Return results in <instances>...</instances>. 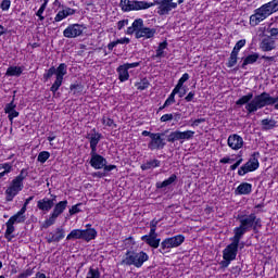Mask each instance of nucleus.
Listing matches in <instances>:
<instances>
[{
  "label": "nucleus",
  "mask_w": 278,
  "mask_h": 278,
  "mask_svg": "<svg viewBox=\"0 0 278 278\" xmlns=\"http://www.w3.org/2000/svg\"><path fill=\"white\" fill-rule=\"evenodd\" d=\"M176 89H173L172 93L168 96V98L166 99L165 103H164V108H168L170 105H173V103H175V94H177Z\"/></svg>",
  "instance_id": "obj_39"
},
{
  "label": "nucleus",
  "mask_w": 278,
  "mask_h": 278,
  "mask_svg": "<svg viewBox=\"0 0 278 278\" xmlns=\"http://www.w3.org/2000/svg\"><path fill=\"white\" fill-rule=\"evenodd\" d=\"M267 34H269L270 37L278 36V28H268Z\"/></svg>",
  "instance_id": "obj_61"
},
{
  "label": "nucleus",
  "mask_w": 278,
  "mask_h": 278,
  "mask_svg": "<svg viewBox=\"0 0 278 278\" xmlns=\"http://www.w3.org/2000/svg\"><path fill=\"white\" fill-rule=\"evenodd\" d=\"M4 114H8L10 123H14V118H18V112L16 110V104L14 103V100L5 104Z\"/></svg>",
  "instance_id": "obj_19"
},
{
  "label": "nucleus",
  "mask_w": 278,
  "mask_h": 278,
  "mask_svg": "<svg viewBox=\"0 0 278 278\" xmlns=\"http://www.w3.org/2000/svg\"><path fill=\"white\" fill-rule=\"evenodd\" d=\"M7 77H21L23 75V67L10 66L5 73Z\"/></svg>",
  "instance_id": "obj_29"
},
{
  "label": "nucleus",
  "mask_w": 278,
  "mask_h": 278,
  "mask_svg": "<svg viewBox=\"0 0 278 278\" xmlns=\"http://www.w3.org/2000/svg\"><path fill=\"white\" fill-rule=\"evenodd\" d=\"M126 34L128 36H131L135 34L136 38H153L155 36V29L154 28H149L144 27V21L142 18H137L134 21L132 25L129 26L126 30Z\"/></svg>",
  "instance_id": "obj_5"
},
{
  "label": "nucleus",
  "mask_w": 278,
  "mask_h": 278,
  "mask_svg": "<svg viewBox=\"0 0 278 278\" xmlns=\"http://www.w3.org/2000/svg\"><path fill=\"white\" fill-rule=\"evenodd\" d=\"M194 138L193 130H186V131H173L167 137V142H177V140H192Z\"/></svg>",
  "instance_id": "obj_13"
},
{
  "label": "nucleus",
  "mask_w": 278,
  "mask_h": 278,
  "mask_svg": "<svg viewBox=\"0 0 278 278\" xmlns=\"http://www.w3.org/2000/svg\"><path fill=\"white\" fill-rule=\"evenodd\" d=\"M102 135L97 131V128L91 129L89 134H87V140H89L91 151H97V146L101 142Z\"/></svg>",
  "instance_id": "obj_18"
},
{
  "label": "nucleus",
  "mask_w": 278,
  "mask_h": 278,
  "mask_svg": "<svg viewBox=\"0 0 278 278\" xmlns=\"http://www.w3.org/2000/svg\"><path fill=\"white\" fill-rule=\"evenodd\" d=\"M253 186L249 182H242L236 189V194H251Z\"/></svg>",
  "instance_id": "obj_22"
},
{
  "label": "nucleus",
  "mask_w": 278,
  "mask_h": 278,
  "mask_svg": "<svg viewBox=\"0 0 278 278\" xmlns=\"http://www.w3.org/2000/svg\"><path fill=\"white\" fill-rule=\"evenodd\" d=\"M81 205V203H78L76 205H73L71 208H70V215L71 216H75V214H79V212H81V208H79V206Z\"/></svg>",
  "instance_id": "obj_47"
},
{
  "label": "nucleus",
  "mask_w": 278,
  "mask_h": 278,
  "mask_svg": "<svg viewBox=\"0 0 278 278\" xmlns=\"http://www.w3.org/2000/svg\"><path fill=\"white\" fill-rule=\"evenodd\" d=\"M150 3L159 5L157 14L160 16H166V14H170L172 10H177V2H173V0H155Z\"/></svg>",
  "instance_id": "obj_11"
},
{
  "label": "nucleus",
  "mask_w": 278,
  "mask_h": 278,
  "mask_svg": "<svg viewBox=\"0 0 278 278\" xmlns=\"http://www.w3.org/2000/svg\"><path fill=\"white\" fill-rule=\"evenodd\" d=\"M227 144L233 151H239L244 147V139L240 135L233 134L228 137Z\"/></svg>",
  "instance_id": "obj_16"
},
{
  "label": "nucleus",
  "mask_w": 278,
  "mask_h": 278,
  "mask_svg": "<svg viewBox=\"0 0 278 278\" xmlns=\"http://www.w3.org/2000/svg\"><path fill=\"white\" fill-rule=\"evenodd\" d=\"M262 51H273L275 49V40L271 37H266L261 42Z\"/></svg>",
  "instance_id": "obj_26"
},
{
  "label": "nucleus",
  "mask_w": 278,
  "mask_h": 278,
  "mask_svg": "<svg viewBox=\"0 0 278 278\" xmlns=\"http://www.w3.org/2000/svg\"><path fill=\"white\" fill-rule=\"evenodd\" d=\"M68 73V65L66 63H61L56 68L55 66H51L49 70H47L43 74V80L47 81L48 79H51L53 75H55V80L50 87V92L55 94L60 90V87L64 83V76Z\"/></svg>",
  "instance_id": "obj_2"
},
{
  "label": "nucleus",
  "mask_w": 278,
  "mask_h": 278,
  "mask_svg": "<svg viewBox=\"0 0 278 278\" xmlns=\"http://www.w3.org/2000/svg\"><path fill=\"white\" fill-rule=\"evenodd\" d=\"M10 5H12V1H10V0H2V2L0 4V8L4 12H8V10H10Z\"/></svg>",
  "instance_id": "obj_48"
},
{
  "label": "nucleus",
  "mask_w": 278,
  "mask_h": 278,
  "mask_svg": "<svg viewBox=\"0 0 278 278\" xmlns=\"http://www.w3.org/2000/svg\"><path fill=\"white\" fill-rule=\"evenodd\" d=\"M129 25V20H122L117 23V29H123V27Z\"/></svg>",
  "instance_id": "obj_54"
},
{
  "label": "nucleus",
  "mask_w": 278,
  "mask_h": 278,
  "mask_svg": "<svg viewBox=\"0 0 278 278\" xmlns=\"http://www.w3.org/2000/svg\"><path fill=\"white\" fill-rule=\"evenodd\" d=\"M27 169H22L20 175L16 176L12 181L11 185L13 188L22 191L24 186H23V181H25V179L27 178Z\"/></svg>",
  "instance_id": "obj_20"
},
{
  "label": "nucleus",
  "mask_w": 278,
  "mask_h": 278,
  "mask_svg": "<svg viewBox=\"0 0 278 278\" xmlns=\"http://www.w3.org/2000/svg\"><path fill=\"white\" fill-rule=\"evenodd\" d=\"M102 125H104L105 127H112L113 129H116L117 127L116 123H114V119L110 117L102 118Z\"/></svg>",
  "instance_id": "obj_40"
},
{
  "label": "nucleus",
  "mask_w": 278,
  "mask_h": 278,
  "mask_svg": "<svg viewBox=\"0 0 278 278\" xmlns=\"http://www.w3.org/2000/svg\"><path fill=\"white\" fill-rule=\"evenodd\" d=\"M55 220H58V216L52 213L50 217L45 222L43 227L48 229V227H51V225H55Z\"/></svg>",
  "instance_id": "obj_41"
},
{
  "label": "nucleus",
  "mask_w": 278,
  "mask_h": 278,
  "mask_svg": "<svg viewBox=\"0 0 278 278\" xmlns=\"http://www.w3.org/2000/svg\"><path fill=\"white\" fill-rule=\"evenodd\" d=\"M174 116L173 114H164L160 121L161 123H168V121H173Z\"/></svg>",
  "instance_id": "obj_52"
},
{
  "label": "nucleus",
  "mask_w": 278,
  "mask_h": 278,
  "mask_svg": "<svg viewBox=\"0 0 278 278\" xmlns=\"http://www.w3.org/2000/svg\"><path fill=\"white\" fill-rule=\"evenodd\" d=\"M68 206V201H61L59 203L55 204L53 211H52V214L54 216H60L62 214H64V210H66V207Z\"/></svg>",
  "instance_id": "obj_28"
},
{
  "label": "nucleus",
  "mask_w": 278,
  "mask_h": 278,
  "mask_svg": "<svg viewBox=\"0 0 278 278\" xmlns=\"http://www.w3.org/2000/svg\"><path fill=\"white\" fill-rule=\"evenodd\" d=\"M65 237V231L64 228L59 227L55 229V231L53 232H48L46 240L48 244H51L52 242H60V240H64Z\"/></svg>",
  "instance_id": "obj_17"
},
{
  "label": "nucleus",
  "mask_w": 278,
  "mask_h": 278,
  "mask_svg": "<svg viewBox=\"0 0 278 278\" xmlns=\"http://www.w3.org/2000/svg\"><path fill=\"white\" fill-rule=\"evenodd\" d=\"M162 162L157 159L147 161L141 165V170H151V168H160Z\"/></svg>",
  "instance_id": "obj_25"
},
{
  "label": "nucleus",
  "mask_w": 278,
  "mask_h": 278,
  "mask_svg": "<svg viewBox=\"0 0 278 278\" xmlns=\"http://www.w3.org/2000/svg\"><path fill=\"white\" fill-rule=\"evenodd\" d=\"M65 17L67 16H73V14H75V9H71V8H66L63 10Z\"/></svg>",
  "instance_id": "obj_56"
},
{
  "label": "nucleus",
  "mask_w": 278,
  "mask_h": 278,
  "mask_svg": "<svg viewBox=\"0 0 278 278\" xmlns=\"http://www.w3.org/2000/svg\"><path fill=\"white\" fill-rule=\"evenodd\" d=\"M118 42L115 40V41H112L108 45V49L109 51H114V47H117Z\"/></svg>",
  "instance_id": "obj_64"
},
{
  "label": "nucleus",
  "mask_w": 278,
  "mask_h": 278,
  "mask_svg": "<svg viewBox=\"0 0 278 278\" xmlns=\"http://www.w3.org/2000/svg\"><path fill=\"white\" fill-rule=\"evenodd\" d=\"M144 262H149V254L144 251L136 252L128 250L125 258L122 261L124 266H135V268H142Z\"/></svg>",
  "instance_id": "obj_6"
},
{
  "label": "nucleus",
  "mask_w": 278,
  "mask_h": 278,
  "mask_svg": "<svg viewBox=\"0 0 278 278\" xmlns=\"http://www.w3.org/2000/svg\"><path fill=\"white\" fill-rule=\"evenodd\" d=\"M261 125H263V129L269 130L277 127V122L275 119H262Z\"/></svg>",
  "instance_id": "obj_35"
},
{
  "label": "nucleus",
  "mask_w": 278,
  "mask_h": 278,
  "mask_svg": "<svg viewBox=\"0 0 278 278\" xmlns=\"http://www.w3.org/2000/svg\"><path fill=\"white\" fill-rule=\"evenodd\" d=\"M188 92V89L186 86H184L182 89L179 90L176 94H178L179 99H182V97H186V93Z\"/></svg>",
  "instance_id": "obj_60"
},
{
  "label": "nucleus",
  "mask_w": 278,
  "mask_h": 278,
  "mask_svg": "<svg viewBox=\"0 0 278 278\" xmlns=\"http://www.w3.org/2000/svg\"><path fill=\"white\" fill-rule=\"evenodd\" d=\"M45 10H47V3H42L36 13V15L39 17V21H45V16H42V14H45Z\"/></svg>",
  "instance_id": "obj_46"
},
{
  "label": "nucleus",
  "mask_w": 278,
  "mask_h": 278,
  "mask_svg": "<svg viewBox=\"0 0 278 278\" xmlns=\"http://www.w3.org/2000/svg\"><path fill=\"white\" fill-rule=\"evenodd\" d=\"M117 74L119 81H127L129 79V70L124 65L117 67Z\"/></svg>",
  "instance_id": "obj_30"
},
{
  "label": "nucleus",
  "mask_w": 278,
  "mask_h": 278,
  "mask_svg": "<svg viewBox=\"0 0 278 278\" xmlns=\"http://www.w3.org/2000/svg\"><path fill=\"white\" fill-rule=\"evenodd\" d=\"M177 181V175L173 174L169 178L165 179L162 182H156V188L161 190L162 188H168V186H172V184H175Z\"/></svg>",
  "instance_id": "obj_31"
},
{
  "label": "nucleus",
  "mask_w": 278,
  "mask_h": 278,
  "mask_svg": "<svg viewBox=\"0 0 278 278\" xmlns=\"http://www.w3.org/2000/svg\"><path fill=\"white\" fill-rule=\"evenodd\" d=\"M168 47L167 41H163L159 45V48L156 49L155 58H164V49Z\"/></svg>",
  "instance_id": "obj_37"
},
{
  "label": "nucleus",
  "mask_w": 278,
  "mask_h": 278,
  "mask_svg": "<svg viewBox=\"0 0 278 278\" xmlns=\"http://www.w3.org/2000/svg\"><path fill=\"white\" fill-rule=\"evenodd\" d=\"M37 207L41 212H51L53 208V200L49 198H43L37 202Z\"/></svg>",
  "instance_id": "obj_21"
},
{
  "label": "nucleus",
  "mask_w": 278,
  "mask_h": 278,
  "mask_svg": "<svg viewBox=\"0 0 278 278\" xmlns=\"http://www.w3.org/2000/svg\"><path fill=\"white\" fill-rule=\"evenodd\" d=\"M244 45H247V39H241V40H239V41L235 45V47H233V49H232V52H237V54L240 53V49H242V47H244Z\"/></svg>",
  "instance_id": "obj_44"
},
{
  "label": "nucleus",
  "mask_w": 278,
  "mask_h": 278,
  "mask_svg": "<svg viewBox=\"0 0 278 278\" xmlns=\"http://www.w3.org/2000/svg\"><path fill=\"white\" fill-rule=\"evenodd\" d=\"M236 64H238V53L231 51L230 56L228 59L227 66H228V68H233V66H236Z\"/></svg>",
  "instance_id": "obj_36"
},
{
  "label": "nucleus",
  "mask_w": 278,
  "mask_h": 278,
  "mask_svg": "<svg viewBox=\"0 0 278 278\" xmlns=\"http://www.w3.org/2000/svg\"><path fill=\"white\" fill-rule=\"evenodd\" d=\"M49 157H51V153H49L48 151H42L38 154L37 162H40V164H45V162H47Z\"/></svg>",
  "instance_id": "obj_38"
},
{
  "label": "nucleus",
  "mask_w": 278,
  "mask_h": 278,
  "mask_svg": "<svg viewBox=\"0 0 278 278\" xmlns=\"http://www.w3.org/2000/svg\"><path fill=\"white\" fill-rule=\"evenodd\" d=\"M91 159L89 161V164L92 168L96 170H101L105 164H108V160L103 157L101 154L97 153V151L90 152Z\"/></svg>",
  "instance_id": "obj_14"
},
{
  "label": "nucleus",
  "mask_w": 278,
  "mask_h": 278,
  "mask_svg": "<svg viewBox=\"0 0 278 278\" xmlns=\"http://www.w3.org/2000/svg\"><path fill=\"white\" fill-rule=\"evenodd\" d=\"M201 123H205V118H198V119H194V121L191 123V127H199V125H201Z\"/></svg>",
  "instance_id": "obj_57"
},
{
  "label": "nucleus",
  "mask_w": 278,
  "mask_h": 278,
  "mask_svg": "<svg viewBox=\"0 0 278 278\" xmlns=\"http://www.w3.org/2000/svg\"><path fill=\"white\" fill-rule=\"evenodd\" d=\"M70 90H71V92H73V94H79V92H81L84 90V87H81V85H79V84L71 85Z\"/></svg>",
  "instance_id": "obj_45"
},
{
  "label": "nucleus",
  "mask_w": 278,
  "mask_h": 278,
  "mask_svg": "<svg viewBox=\"0 0 278 278\" xmlns=\"http://www.w3.org/2000/svg\"><path fill=\"white\" fill-rule=\"evenodd\" d=\"M18 192H21V190L16 189L12 185H10L8 187V189L5 190L7 201H14V197H16V194H18Z\"/></svg>",
  "instance_id": "obj_32"
},
{
  "label": "nucleus",
  "mask_w": 278,
  "mask_h": 278,
  "mask_svg": "<svg viewBox=\"0 0 278 278\" xmlns=\"http://www.w3.org/2000/svg\"><path fill=\"white\" fill-rule=\"evenodd\" d=\"M260 157L258 152H254L250 160L239 168L238 175L240 177H244L247 173H253V170H257L260 168V161L257 160Z\"/></svg>",
  "instance_id": "obj_9"
},
{
  "label": "nucleus",
  "mask_w": 278,
  "mask_h": 278,
  "mask_svg": "<svg viewBox=\"0 0 278 278\" xmlns=\"http://www.w3.org/2000/svg\"><path fill=\"white\" fill-rule=\"evenodd\" d=\"M102 168H103L105 175H108V173L116 169V165H108V164H105Z\"/></svg>",
  "instance_id": "obj_53"
},
{
  "label": "nucleus",
  "mask_w": 278,
  "mask_h": 278,
  "mask_svg": "<svg viewBox=\"0 0 278 278\" xmlns=\"http://www.w3.org/2000/svg\"><path fill=\"white\" fill-rule=\"evenodd\" d=\"M278 12V0H273L263 4L261 8L254 10V14L250 16V25L251 27H257L262 21H266L270 14H275Z\"/></svg>",
  "instance_id": "obj_3"
},
{
  "label": "nucleus",
  "mask_w": 278,
  "mask_h": 278,
  "mask_svg": "<svg viewBox=\"0 0 278 278\" xmlns=\"http://www.w3.org/2000/svg\"><path fill=\"white\" fill-rule=\"evenodd\" d=\"M240 238L233 237L230 238L231 243L226 247V249L223 251V257L224 260H230L233 262L238 255V247H240Z\"/></svg>",
  "instance_id": "obj_10"
},
{
  "label": "nucleus",
  "mask_w": 278,
  "mask_h": 278,
  "mask_svg": "<svg viewBox=\"0 0 278 278\" xmlns=\"http://www.w3.org/2000/svg\"><path fill=\"white\" fill-rule=\"evenodd\" d=\"M141 240L152 249H157L161 242V239H159L157 237H147V235L142 236Z\"/></svg>",
  "instance_id": "obj_23"
},
{
  "label": "nucleus",
  "mask_w": 278,
  "mask_h": 278,
  "mask_svg": "<svg viewBox=\"0 0 278 278\" xmlns=\"http://www.w3.org/2000/svg\"><path fill=\"white\" fill-rule=\"evenodd\" d=\"M243 160L239 159L235 164H232L230 166V170H236V168H238V166H240V164H242Z\"/></svg>",
  "instance_id": "obj_63"
},
{
  "label": "nucleus",
  "mask_w": 278,
  "mask_h": 278,
  "mask_svg": "<svg viewBox=\"0 0 278 278\" xmlns=\"http://www.w3.org/2000/svg\"><path fill=\"white\" fill-rule=\"evenodd\" d=\"M231 260H229V258H224V261H222L220 263H219V265L222 266V268H227L228 266H229V264H231Z\"/></svg>",
  "instance_id": "obj_58"
},
{
  "label": "nucleus",
  "mask_w": 278,
  "mask_h": 278,
  "mask_svg": "<svg viewBox=\"0 0 278 278\" xmlns=\"http://www.w3.org/2000/svg\"><path fill=\"white\" fill-rule=\"evenodd\" d=\"M81 34H84V27L79 24H72L63 31L65 38H77Z\"/></svg>",
  "instance_id": "obj_15"
},
{
  "label": "nucleus",
  "mask_w": 278,
  "mask_h": 278,
  "mask_svg": "<svg viewBox=\"0 0 278 278\" xmlns=\"http://www.w3.org/2000/svg\"><path fill=\"white\" fill-rule=\"evenodd\" d=\"M0 170H5V173H12V164L10 163L0 164Z\"/></svg>",
  "instance_id": "obj_50"
},
{
  "label": "nucleus",
  "mask_w": 278,
  "mask_h": 278,
  "mask_svg": "<svg viewBox=\"0 0 278 278\" xmlns=\"http://www.w3.org/2000/svg\"><path fill=\"white\" fill-rule=\"evenodd\" d=\"M123 66H125V68L129 71V68H138V66H140V62L125 63L123 64Z\"/></svg>",
  "instance_id": "obj_51"
},
{
  "label": "nucleus",
  "mask_w": 278,
  "mask_h": 278,
  "mask_svg": "<svg viewBox=\"0 0 278 278\" xmlns=\"http://www.w3.org/2000/svg\"><path fill=\"white\" fill-rule=\"evenodd\" d=\"M96 238H97V229L94 228L83 229V240H85V242H90V240H94Z\"/></svg>",
  "instance_id": "obj_27"
},
{
  "label": "nucleus",
  "mask_w": 278,
  "mask_h": 278,
  "mask_svg": "<svg viewBox=\"0 0 278 278\" xmlns=\"http://www.w3.org/2000/svg\"><path fill=\"white\" fill-rule=\"evenodd\" d=\"M188 79H190V74L189 73H185L178 80L177 85L175 86L174 90L176 91H180L184 88V84H186V81H188Z\"/></svg>",
  "instance_id": "obj_34"
},
{
  "label": "nucleus",
  "mask_w": 278,
  "mask_h": 278,
  "mask_svg": "<svg viewBox=\"0 0 278 278\" xmlns=\"http://www.w3.org/2000/svg\"><path fill=\"white\" fill-rule=\"evenodd\" d=\"M86 278H101V273L99 269L90 267Z\"/></svg>",
  "instance_id": "obj_42"
},
{
  "label": "nucleus",
  "mask_w": 278,
  "mask_h": 278,
  "mask_svg": "<svg viewBox=\"0 0 278 278\" xmlns=\"http://www.w3.org/2000/svg\"><path fill=\"white\" fill-rule=\"evenodd\" d=\"M117 45H129L130 40L127 37L121 38L116 40Z\"/></svg>",
  "instance_id": "obj_59"
},
{
  "label": "nucleus",
  "mask_w": 278,
  "mask_h": 278,
  "mask_svg": "<svg viewBox=\"0 0 278 278\" xmlns=\"http://www.w3.org/2000/svg\"><path fill=\"white\" fill-rule=\"evenodd\" d=\"M153 3L138 0H121L119 8H122L123 12H131L138 10H149V8H153Z\"/></svg>",
  "instance_id": "obj_7"
},
{
  "label": "nucleus",
  "mask_w": 278,
  "mask_h": 278,
  "mask_svg": "<svg viewBox=\"0 0 278 278\" xmlns=\"http://www.w3.org/2000/svg\"><path fill=\"white\" fill-rule=\"evenodd\" d=\"M66 240H83V230L81 229L72 230L67 235Z\"/></svg>",
  "instance_id": "obj_33"
},
{
  "label": "nucleus",
  "mask_w": 278,
  "mask_h": 278,
  "mask_svg": "<svg viewBox=\"0 0 278 278\" xmlns=\"http://www.w3.org/2000/svg\"><path fill=\"white\" fill-rule=\"evenodd\" d=\"M135 86L137 90H147V88H149V80L144 78L140 83H136Z\"/></svg>",
  "instance_id": "obj_43"
},
{
  "label": "nucleus",
  "mask_w": 278,
  "mask_h": 278,
  "mask_svg": "<svg viewBox=\"0 0 278 278\" xmlns=\"http://www.w3.org/2000/svg\"><path fill=\"white\" fill-rule=\"evenodd\" d=\"M34 201V195L29 197L25 200L24 205L22 208L13 216L10 217V219L7 222V230L4 233V238L10 242L14 236H12L15 231L14 225L25 223L27 220V217H25V213L27 212V206L29 203Z\"/></svg>",
  "instance_id": "obj_4"
},
{
  "label": "nucleus",
  "mask_w": 278,
  "mask_h": 278,
  "mask_svg": "<svg viewBox=\"0 0 278 278\" xmlns=\"http://www.w3.org/2000/svg\"><path fill=\"white\" fill-rule=\"evenodd\" d=\"M237 220H239L240 225L233 229V233L241 240L244 237V233L251 231V229L255 231L257 227H262V219L257 218L255 213H251L250 215H238Z\"/></svg>",
  "instance_id": "obj_1"
},
{
  "label": "nucleus",
  "mask_w": 278,
  "mask_h": 278,
  "mask_svg": "<svg viewBox=\"0 0 278 278\" xmlns=\"http://www.w3.org/2000/svg\"><path fill=\"white\" fill-rule=\"evenodd\" d=\"M162 136H164V134L154 132L152 135L150 142L148 143V149H150V151H160L166 147V141Z\"/></svg>",
  "instance_id": "obj_12"
},
{
  "label": "nucleus",
  "mask_w": 278,
  "mask_h": 278,
  "mask_svg": "<svg viewBox=\"0 0 278 278\" xmlns=\"http://www.w3.org/2000/svg\"><path fill=\"white\" fill-rule=\"evenodd\" d=\"M64 18H66L64 11H59L54 17V23H60V21H64Z\"/></svg>",
  "instance_id": "obj_49"
},
{
  "label": "nucleus",
  "mask_w": 278,
  "mask_h": 278,
  "mask_svg": "<svg viewBox=\"0 0 278 278\" xmlns=\"http://www.w3.org/2000/svg\"><path fill=\"white\" fill-rule=\"evenodd\" d=\"M257 60H260V54L257 52L249 54L248 56H245L243 59L241 68H247V66H249V64H255V62H257Z\"/></svg>",
  "instance_id": "obj_24"
},
{
  "label": "nucleus",
  "mask_w": 278,
  "mask_h": 278,
  "mask_svg": "<svg viewBox=\"0 0 278 278\" xmlns=\"http://www.w3.org/2000/svg\"><path fill=\"white\" fill-rule=\"evenodd\" d=\"M182 242H186V237L182 235L166 238L161 242V248L159 251L164 255L165 253H169L170 249H177V247H181Z\"/></svg>",
  "instance_id": "obj_8"
},
{
  "label": "nucleus",
  "mask_w": 278,
  "mask_h": 278,
  "mask_svg": "<svg viewBox=\"0 0 278 278\" xmlns=\"http://www.w3.org/2000/svg\"><path fill=\"white\" fill-rule=\"evenodd\" d=\"M157 229L150 228L149 235H147V238H157V232H155Z\"/></svg>",
  "instance_id": "obj_62"
},
{
  "label": "nucleus",
  "mask_w": 278,
  "mask_h": 278,
  "mask_svg": "<svg viewBox=\"0 0 278 278\" xmlns=\"http://www.w3.org/2000/svg\"><path fill=\"white\" fill-rule=\"evenodd\" d=\"M195 92L194 91H190L187 97L185 98V101H187V103H190V101H193L194 100V97H195Z\"/></svg>",
  "instance_id": "obj_55"
}]
</instances>
